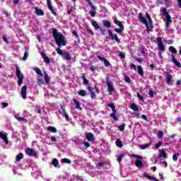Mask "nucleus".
<instances>
[{"label": "nucleus", "instance_id": "393cba45", "mask_svg": "<svg viewBox=\"0 0 181 181\" xmlns=\"http://www.w3.org/2000/svg\"><path fill=\"white\" fill-rule=\"evenodd\" d=\"M103 26H105V28H111V22H110L108 20L103 21Z\"/></svg>", "mask_w": 181, "mask_h": 181}, {"label": "nucleus", "instance_id": "412c9836", "mask_svg": "<svg viewBox=\"0 0 181 181\" xmlns=\"http://www.w3.org/2000/svg\"><path fill=\"white\" fill-rule=\"evenodd\" d=\"M73 101H74V104L76 105L75 108L76 110H80V111L83 110V108L81 107V106H80V102L78 100H77V99L74 98Z\"/></svg>", "mask_w": 181, "mask_h": 181}, {"label": "nucleus", "instance_id": "7c9ffc66", "mask_svg": "<svg viewBox=\"0 0 181 181\" xmlns=\"http://www.w3.org/2000/svg\"><path fill=\"white\" fill-rule=\"evenodd\" d=\"M52 165L54 166V168H57V166H59V160H57V158H53L52 160Z\"/></svg>", "mask_w": 181, "mask_h": 181}, {"label": "nucleus", "instance_id": "864d4df0", "mask_svg": "<svg viewBox=\"0 0 181 181\" xmlns=\"http://www.w3.org/2000/svg\"><path fill=\"white\" fill-rule=\"evenodd\" d=\"M37 84L38 86H42L43 84H45V82L43 81L42 78H38L37 79Z\"/></svg>", "mask_w": 181, "mask_h": 181}, {"label": "nucleus", "instance_id": "dca6fc26", "mask_svg": "<svg viewBox=\"0 0 181 181\" xmlns=\"http://www.w3.org/2000/svg\"><path fill=\"white\" fill-rule=\"evenodd\" d=\"M87 90L89 91V94L90 95V98H95L97 95H95V93H94L93 90L94 88L91 86H88Z\"/></svg>", "mask_w": 181, "mask_h": 181}, {"label": "nucleus", "instance_id": "a211bd4d", "mask_svg": "<svg viewBox=\"0 0 181 181\" xmlns=\"http://www.w3.org/2000/svg\"><path fill=\"white\" fill-rule=\"evenodd\" d=\"M98 59H99V60H100L101 62H104L105 67H110V62L107 61V59H105L100 55L98 56Z\"/></svg>", "mask_w": 181, "mask_h": 181}, {"label": "nucleus", "instance_id": "bb28decb", "mask_svg": "<svg viewBox=\"0 0 181 181\" xmlns=\"http://www.w3.org/2000/svg\"><path fill=\"white\" fill-rule=\"evenodd\" d=\"M165 78L167 80V84H170V83H172L173 76H172V75L170 74L167 73Z\"/></svg>", "mask_w": 181, "mask_h": 181}, {"label": "nucleus", "instance_id": "6e6552de", "mask_svg": "<svg viewBox=\"0 0 181 181\" xmlns=\"http://www.w3.org/2000/svg\"><path fill=\"white\" fill-rule=\"evenodd\" d=\"M25 153L28 156H33L34 158H36V156H37V153H36V151H35V149L30 148H27L25 149Z\"/></svg>", "mask_w": 181, "mask_h": 181}, {"label": "nucleus", "instance_id": "69168bd1", "mask_svg": "<svg viewBox=\"0 0 181 181\" xmlns=\"http://www.w3.org/2000/svg\"><path fill=\"white\" fill-rule=\"evenodd\" d=\"M167 45H173V40H168L165 41Z\"/></svg>", "mask_w": 181, "mask_h": 181}, {"label": "nucleus", "instance_id": "e2e57ef3", "mask_svg": "<svg viewBox=\"0 0 181 181\" xmlns=\"http://www.w3.org/2000/svg\"><path fill=\"white\" fill-rule=\"evenodd\" d=\"M157 135H158V138H162L163 136V132L159 131Z\"/></svg>", "mask_w": 181, "mask_h": 181}, {"label": "nucleus", "instance_id": "774afa93", "mask_svg": "<svg viewBox=\"0 0 181 181\" xmlns=\"http://www.w3.org/2000/svg\"><path fill=\"white\" fill-rule=\"evenodd\" d=\"M148 146H149V144H143L141 146V149H146V148H148Z\"/></svg>", "mask_w": 181, "mask_h": 181}, {"label": "nucleus", "instance_id": "cd10ccee", "mask_svg": "<svg viewBox=\"0 0 181 181\" xmlns=\"http://www.w3.org/2000/svg\"><path fill=\"white\" fill-rule=\"evenodd\" d=\"M91 25H92V26H93V28L95 29V30H98V29L101 28L100 27V25H98V23H97V21H91Z\"/></svg>", "mask_w": 181, "mask_h": 181}, {"label": "nucleus", "instance_id": "c9c22d12", "mask_svg": "<svg viewBox=\"0 0 181 181\" xmlns=\"http://www.w3.org/2000/svg\"><path fill=\"white\" fill-rule=\"evenodd\" d=\"M130 108L131 110H133V111H139V108H138V106L135 103H132Z\"/></svg>", "mask_w": 181, "mask_h": 181}, {"label": "nucleus", "instance_id": "6ab92c4d", "mask_svg": "<svg viewBox=\"0 0 181 181\" xmlns=\"http://www.w3.org/2000/svg\"><path fill=\"white\" fill-rule=\"evenodd\" d=\"M171 59L172 62L174 63V64L175 66H177V67H178L179 69H180L181 67V64L179 62V61H177L176 59V58L175 57V55L173 54H171Z\"/></svg>", "mask_w": 181, "mask_h": 181}, {"label": "nucleus", "instance_id": "1a4fd4ad", "mask_svg": "<svg viewBox=\"0 0 181 181\" xmlns=\"http://www.w3.org/2000/svg\"><path fill=\"white\" fill-rule=\"evenodd\" d=\"M106 84L107 86V88H108L110 95H112V93H114V90H115L114 89V85H112V83H111L108 77H107Z\"/></svg>", "mask_w": 181, "mask_h": 181}, {"label": "nucleus", "instance_id": "680f3d73", "mask_svg": "<svg viewBox=\"0 0 181 181\" xmlns=\"http://www.w3.org/2000/svg\"><path fill=\"white\" fill-rule=\"evenodd\" d=\"M83 145H84V146H86V148H90V146H91L90 143H88V141H84Z\"/></svg>", "mask_w": 181, "mask_h": 181}, {"label": "nucleus", "instance_id": "052dcab7", "mask_svg": "<svg viewBox=\"0 0 181 181\" xmlns=\"http://www.w3.org/2000/svg\"><path fill=\"white\" fill-rule=\"evenodd\" d=\"M137 97L139 100H140V101H144V98H143L142 95H141V94H139V93H137Z\"/></svg>", "mask_w": 181, "mask_h": 181}, {"label": "nucleus", "instance_id": "9d476101", "mask_svg": "<svg viewBox=\"0 0 181 181\" xmlns=\"http://www.w3.org/2000/svg\"><path fill=\"white\" fill-rule=\"evenodd\" d=\"M157 42L159 50H161V52H165V45H163V42H162V38L160 37H157Z\"/></svg>", "mask_w": 181, "mask_h": 181}, {"label": "nucleus", "instance_id": "b1692460", "mask_svg": "<svg viewBox=\"0 0 181 181\" xmlns=\"http://www.w3.org/2000/svg\"><path fill=\"white\" fill-rule=\"evenodd\" d=\"M47 130L49 132H52L53 134H56V132H57V129H56V127H52V126L47 127Z\"/></svg>", "mask_w": 181, "mask_h": 181}, {"label": "nucleus", "instance_id": "4be33fe9", "mask_svg": "<svg viewBox=\"0 0 181 181\" xmlns=\"http://www.w3.org/2000/svg\"><path fill=\"white\" fill-rule=\"evenodd\" d=\"M143 176H144V177H146L147 179H148V180L159 181V180L155 178V177H152L149 175H147V173L146 172L144 173Z\"/></svg>", "mask_w": 181, "mask_h": 181}, {"label": "nucleus", "instance_id": "7ed1b4c3", "mask_svg": "<svg viewBox=\"0 0 181 181\" xmlns=\"http://www.w3.org/2000/svg\"><path fill=\"white\" fill-rule=\"evenodd\" d=\"M163 15L165 18V26L166 28H169L170 26V23H172V17L168 12V9L166 8H163Z\"/></svg>", "mask_w": 181, "mask_h": 181}, {"label": "nucleus", "instance_id": "423d86ee", "mask_svg": "<svg viewBox=\"0 0 181 181\" xmlns=\"http://www.w3.org/2000/svg\"><path fill=\"white\" fill-rule=\"evenodd\" d=\"M132 158H136V159H139L136 160L135 162V165L136 166V168H142V166H144V162L142 161V159H144V158H142V156L136 154H132Z\"/></svg>", "mask_w": 181, "mask_h": 181}, {"label": "nucleus", "instance_id": "f8f14e48", "mask_svg": "<svg viewBox=\"0 0 181 181\" xmlns=\"http://www.w3.org/2000/svg\"><path fill=\"white\" fill-rule=\"evenodd\" d=\"M26 93H28V86L24 85L21 88V97H22L23 100H26V98H28Z\"/></svg>", "mask_w": 181, "mask_h": 181}, {"label": "nucleus", "instance_id": "2f4dec72", "mask_svg": "<svg viewBox=\"0 0 181 181\" xmlns=\"http://www.w3.org/2000/svg\"><path fill=\"white\" fill-rule=\"evenodd\" d=\"M34 71H35V73L38 75L40 76V77L43 76V73L42 72V70H40V69L39 68H35L34 69Z\"/></svg>", "mask_w": 181, "mask_h": 181}, {"label": "nucleus", "instance_id": "f3484780", "mask_svg": "<svg viewBox=\"0 0 181 181\" xmlns=\"http://www.w3.org/2000/svg\"><path fill=\"white\" fill-rule=\"evenodd\" d=\"M40 54L46 64H50V59L48 57L45 52H40Z\"/></svg>", "mask_w": 181, "mask_h": 181}, {"label": "nucleus", "instance_id": "ea45409f", "mask_svg": "<svg viewBox=\"0 0 181 181\" xmlns=\"http://www.w3.org/2000/svg\"><path fill=\"white\" fill-rule=\"evenodd\" d=\"M16 119L20 122L23 121V122H28V119L25 117H16Z\"/></svg>", "mask_w": 181, "mask_h": 181}, {"label": "nucleus", "instance_id": "f257e3e1", "mask_svg": "<svg viewBox=\"0 0 181 181\" xmlns=\"http://www.w3.org/2000/svg\"><path fill=\"white\" fill-rule=\"evenodd\" d=\"M52 36L59 47L56 49L57 53L61 56H64L63 50H62L60 48L62 46H66V45H67V40H66V37H64L62 33L57 31V29L56 28L52 29Z\"/></svg>", "mask_w": 181, "mask_h": 181}, {"label": "nucleus", "instance_id": "2eb2a0df", "mask_svg": "<svg viewBox=\"0 0 181 181\" xmlns=\"http://www.w3.org/2000/svg\"><path fill=\"white\" fill-rule=\"evenodd\" d=\"M86 139L89 141L91 142L93 141H95V137H94V134L91 132H88L86 134Z\"/></svg>", "mask_w": 181, "mask_h": 181}, {"label": "nucleus", "instance_id": "4468645a", "mask_svg": "<svg viewBox=\"0 0 181 181\" xmlns=\"http://www.w3.org/2000/svg\"><path fill=\"white\" fill-rule=\"evenodd\" d=\"M35 13L37 16H45V11L39 8V7H34Z\"/></svg>", "mask_w": 181, "mask_h": 181}, {"label": "nucleus", "instance_id": "aec40b11", "mask_svg": "<svg viewBox=\"0 0 181 181\" xmlns=\"http://www.w3.org/2000/svg\"><path fill=\"white\" fill-rule=\"evenodd\" d=\"M0 138L3 139L6 145L9 144V141L8 140V136L2 132H0Z\"/></svg>", "mask_w": 181, "mask_h": 181}, {"label": "nucleus", "instance_id": "39448f33", "mask_svg": "<svg viewBox=\"0 0 181 181\" xmlns=\"http://www.w3.org/2000/svg\"><path fill=\"white\" fill-rule=\"evenodd\" d=\"M139 21H140L141 23H144V25H145L147 33H149V32H151V29L149 28V24L148 23V21L146 20V18L144 17L142 13H139Z\"/></svg>", "mask_w": 181, "mask_h": 181}, {"label": "nucleus", "instance_id": "20e7f679", "mask_svg": "<svg viewBox=\"0 0 181 181\" xmlns=\"http://www.w3.org/2000/svg\"><path fill=\"white\" fill-rule=\"evenodd\" d=\"M86 2H88V5L90 6L91 11H89V15H90L92 18H95V15H97V7L93 5L91 0H86Z\"/></svg>", "mask_w": 181, "mask_h": 181}, {"label": "nucleus", "instance_id": "ddd939ff", "mask_svg": "<svg viewBox=\"0 0 181 181\" xmlns=\"http://www.w3.org/2000/svg\"><path fill=\"white\" fill-rule=\"evenodd\" d=\"M112 112L110 114V117L111 118H113L115 121H119V118L117 117V110L115 109V107L112 108Z\"/></svg>", "mask_w": 181, "mask_h": 181}, {"label": "nucleus", "instance_id": "13d9d810", "mask_svg": "<svg viewBox=\"0 0 181 181\" xmlns=\"http://www.w3.org/2000/svg\"><path fill=\"white\" fill-rule=\"evenodd\" d=\"M86 32H88V33H90V35H91L92 36H94V33L93 32V30L87 28Z\"/></svg>", "mask_w": 181, "mask_h": 181}, {"label": "nucleus", "instance_id": "0eeeda50", "mask_svg": "<svg viewBox=\"0 0 181 181\" xmlns=\"http://www.w3.org/2000/svg\"><path fill=\"white\" fill-rule=\"evenodd\" d=\"M107 33H109V36H110L112 40H115L117 43H121V40H119V38H118V35L117 34L114 35L111 29L107 30Z\"/></svg>", "mask_w": 181, "mask_h": 181}, {"label": "nucleus", "instance_id": "09e8293b", "mask_svg": "<svg viewBox=\"0 0 181 181\" xmlns=\"http://www.w3.org/2000/svg\"><path fill=\"white\" fill-rule=\"evenodd\" d=\"M162 145H163V142L158 141V144H156L155 148L156 149H159V148H160V146H162Z\"/></svg>", "mask_w": 181, "mask_h": 181}, {"label": "nucleus", "instance_id": "338daca9", "mask_svg": "<svg viewBox=\"0 0 181 181\" xmlns=\"http://www.w3.org/2000/svg\"><path fill=\"white\" fill-rule=\"evenodd\" d=\"M37 112L38 114H42V112H43V110H42V108H40V107H37Z\"/></svg>", "mask_w": 181, "mask_h": 181}, {"label": "nucleus", "instance_id": "5701e85b", "mask_svg": "<svg viewBox=\"0 0 181 181\" xmlns=\"http://www.w3.org/2000/svg\"><path fill=\"white\" fill-rule=\"evenodd\" d=\"M114 24L115 25H117V26H119V28H120V29H124V28H125L124 27V25H122V22H121L120 21H119L118 19H115V21H114Z\"/></svg>", "mask_w": 181, "mask_h": 181}, {"label": "nucleus", "instance_id": "c85d7f7f", "mask_svg": "<svg viewBox=\"0 0 181 181\" xmlns=\"http://www.w3.org/2000/svg\"><path fill=\"white\" fill-rule=\"evenodd\" d=\"M137 73L139 74V76H141V77L144 76V69H142V66L140 65L137 66Z\"/></svg>", "mask_w": 181, "mask_h": 181}, {"label": "nucleus", "instance_id": "0e129e2a", "mask_svg": "<svg viewBox=\"0 0 181 181\" xmlns=\"http://www.w3.org/2000/svg\"><path fill=\"white\" fill-rule=\"evenodd\" d=\"M107 107H110L112 110V108L115 107V105L114 103H107Z\"/></svg>", "mask_w": 181, "mask_h": 181}, {"label": "nucleus", "instance_id": "6e6d98bb", "mask_svg": "<svg viewBox=\"0 0 181 181\" xmlns=\"http://www.w3.org/2000/svg\"><path fill=\"white\" fill-rule=\"evenodd\" d=\"M72 34L74 35V36H75L76 39H79L78 34H77V31H76V30H74L72 31Z\"/></svg>", "mask_w": 181, "mask_h": 181}, {"label": "nucleus", "instance_id": "603ef678", "mask_svg": "<svg viewBox=\"0 0 181 181\" xmlns=\"http://www.w3.org/2000/svg\"><path fill=\"white\" fill-rule=\"evenodd\" d=\"M119 131L122 132L125 129V124H120L119 127H118Z\"/></svg>", "mask_w": 181, "mask_h": 181}, {"label": "nucleus", "instance_id": "49530a36", "mask_svg": "<svg viewBox=\"0 0 181 181\" xmlns=\"http://www.w3.org/2000/svg\"><path fill=\"white\" fill-rule=\"evenodd\" d=\"M28 56H29V52H28V50H25V52H24V56L23 57V62H25V60L28 59Z\"/></svg>", "mask_w": 181, "mask_h": 181}, {"label": "nucleus", "instance_id": "a19ab883", "mask_svg": "<svg viewBox=\"0 0 181 181\" xmlns=\"http://www.w3.org/2000/svg\"><path fill=\"white\" fill-rule=\"evenodd\" d=\"M169 50L170 52H171V53H173L174 54H176V53H177V50H176V48H175V47L170 46Z\"/></svg>", "mask_w": 181, "mask_h": 181}, {"label": "nucleus", "instance_id": "e433bc0d", "mask_svg": "<svg viewBox=\"0 0 181 181\" xmlns=\"http://www.w3.org/2000/svg\"><path fill=\"white\" fill-rule=\"evenodd\" d=\"M60 107L62 110H59V114L60 115H64V114H66V108H64V106L63 105H61Z\"/></svg>", "mask_w": 181, "mask_h": 181}, {"label": "nucleus", "instance_id": "3c124183", "mask_svg": "<svg viewBox=\"0 0 181 181\" xmlns=\"http://www.w3.org/2000/svg\"><path fill=\"white\" fill-rule=\"evenodd\" d=\"M100 33L103 36H105V35H107V30L103 29L100 28Z\"/></svg>", "mask_w": 181, "mask_h": 181}, {"label": "nucleus", "instance_id": "79ce46f5", "mask_svg": "<svg viewBox=\"0 0 181 181\" xmlns=\"http://www.w3.org/2000/svg\"><path fill=\"white\" fill-rule=\"evenodd\" d=\"M179 156H180V154L179 153L174 154L173 156V160H174V162H177V158H179Z\"/></svg>", "mask_w": 181, "mask_h": 181}, {"label": "nucleus", "instance_id": "f03ea898", "mask_svg": "<svg viewBox=\"0 0 181 181\" xmlns=\"http://www.w3.org/2000/svg\"><path fill=\"white\" fill-rule=\"evenodd\" d=\"M16 66V76L18 78L17 84L21 87L23 83V74H22V72H21V69L19 68V66L17 64Z\"/></svg>", "mask_w": 181, "mask_h": 181}, {"label": "nucleus", "instance_id": "4d7b16f0", "mask_svg": "<svg viewBox=\"0 0 181 181\" xmlns=\"http://www.w3.org/2000/svg\"><path fill=\"white\" fill-rule=\"evenodd\" d=\"M124 80H125L126 83H131V78H129V76H125Z\"/></svg>", "mask_w": 181, "mask_h": 181}, {"label": "nucleus", "instance_id": "5fc2aeb1", "mask_svg": "<svg viewBox=\"0 0 181 181\" xmlns=\"http://www.w3.org/2000/svg\"><path fill=\"white\" fill-rule=\"evenodd\" d=\"M2 39L4 40V42H5L6 43V45H9V43H11L8 40V38H6V36L3 35L2 36Z\"/></svg>", "mask_w": 181, "mask_h": 181}, {"label": "nucleus", "instance_id": "a878e982", "mask_svg": "<svg viewBox=\"0 0 181 181\" xmlns=\"http://www.w3.org/2000/svg\"><path fill=\"white\" fill-rule=\"evenodd\" d=\"M82 80H83V84H84V86H88L89 81L88 79H87V78H86V74H83Z\"/></svg>", "mask_w": 181, "mask_h": 181}, {"label": "nucleus", "instance_id": "72a5a7b5", "mask_svg": "<svg viewBox=\"0 0 181 181\" xmlns=\"http://www.w3.org/2000/svg\"><path fill=\"white\" fill-rule=\"evenodd\" d=\"M78 94L81 97H86V95H87V92L84 90H78Z\"/></svg>", "mask_w": 181, "mask_h": 181}, {"label": "nucleus", "instance_id": "c756f323", "mask_svg": "<svg viewBox=\"0 0 181 181\" xmlns=\"http://www.w3.org/2000/svg\"><path fill=\"white\" fill-rule=\"evenodd\" d=\"M158 158H163L164 159H166L167 158L166 151H165L163 149L161 150L160 153L158 155Z\"/></svg>", "mask_w": 181, "mask_h": 181}, {"label": "nucleus", "instance_id": "de8ad7c7", "mask_svg": "<svg viewBox=\"0 0 181 181\" xmlns=\"http://www.w3.org/2000/svg\"><path fill=\"white\" fill-rule=\"evenodd\" d=\"M148 95L151 97V98H153V95H155V91H153V90L152 89H149Z\"/></svg>", "mask_w": 181, "mask_h": 181}, {"label": "nucleus", "instance_id": "58836bf2", "mask_svg": "<svg viewBox=\"0 0 181 181\" xmlns=\"http://www.w3.org/2000/svg\"><path fill=\"white\" fill-rule=\"evenodd\" d=\"M61 162L62 163H67L68 165H70L71 163V160L69 158H63L62 159Z\"/></svg>", "mask_w": 181, "mask_h": 181}, {"label": "nucleus", "instance_id": "8fccbe9b", "mask_svg": "<svg viewBox=\"0 0 181 181\" xmlns=\"http://www.w3.org/2000/svg\"><path fill=\"white\" fill-rule=\"evenodd\" d=\"M124 154H120V155L118 156L117 160V162H119V163H121V162L122 161V158H124Z\"/></svg>", "mask_w": 181, "mask_h": 181}, {"label": "nucleus", "instance_id": "c03bdc74", "mask_svg": "<svg viewBox=\"0 0 181 181\" xmlns=\"http://www.w3.org/2000/svg\"><path fill=\"white\" fill-rule=\"evenodd\" d=\"M124 30L125 28H115V32H116V33H118V35H121V33H122V31Z\"/></svg>", "mask_w": 181, "mask_h": 181}, {"label": "nucleus", "instance_id": "9b49d317", "mask_svg": "<svg viewBox=\"0 0 181 181\" xmlns=\"http://www.w3.org/2000/svg\"><path fill=\"white\" fill-rule=\"evenodd\" d=\"M47 5L48 7V9L51 11V13L54 15V16H57V13H56V11L53 8V6H52V1L51 0H47Z\"/></svg>", "mask_w": 181, "mask_h": 181}, {"label": "nucleus", "instance_id": "a18cd8bd", "mask_svg": "<svg viewBox=\"0 0 181 181\" xmlns=\"http://www.w3.org/2000/svg\"><path fill=\"white\" fill-rule=\"evenodd\" d=\"M146 18H147L148 21V23H150L151 25H152V18H151V16L149 15V13H146Z\"/></svg>", "mask_w": 181, "mask_h": 181}, {"label": "nucleus", "instance_id": "37998d69", "mask_svg": "<svg viewBox=\"0 0 181 181\" xmlns=\"http://www.w3.org/2000/svg\"><path fill=\"white\" fill-rule=\"evenodd\" d=\"M115 144L118 148H122V141L120 139H117Z\"/></svg>", "mask_w": 181, "mask_h": 181}, {"label": "nucleus", "instance_id": "bf43d9fd", "mask_svg": "<svg viewBox=\"0 0 181 181\" xmlns=\"http://www.w3.org/2000/svg\"><path fill=\"white\" fill-rule=\"evenodd\" d=\"M62 116L64 117L66 121H70V117H69V115L67 114V112L64 113Z\"/></svg>", "mask_w": 181, "mask_h": 181}, {"label": "nucleus", "instance_id": "f704fd0d", "mask_svg": "<svg viewBox=\"0 0 181 181\" xmlns=\"http://www.w3.org/2000/svg\"><path fill=\"white\" fill-rule=\"evenodd\" d=\"M21 159H23V153H20L16 157V162H19Z\"/></svg>", "mask_w": 181, "mask_h": 181}, {"label": "nucleus", "instance_id": "473e14b6", "mask_svg": "<svg viewBox=\"0 0 181 181\" xmlns=\"http://www.w3.org/2000/svg\"><path fill=\"white\" fill-rule=\"evenodd\" d=\"M44 78L46 84H49L50 78H49V75L46 72H44Z\"/></svg>", "mask_w": 181, "mask_h": 181}, {"label": "nucleus", "instance_id": "4c0bfd02", "mask_svg": "<svg viewBox=\"0 0 181 181\" xmlns=\"http://www.w3.org/2000/svg\"><path fill=\"white\" fill-rule=\"evenodd\" d=\"M64 56L66 60L71 61V57L70 56V54L69 52H65Z\"/></svg>", "mask_w": 181, "mask_h": 181}]
</instances>
